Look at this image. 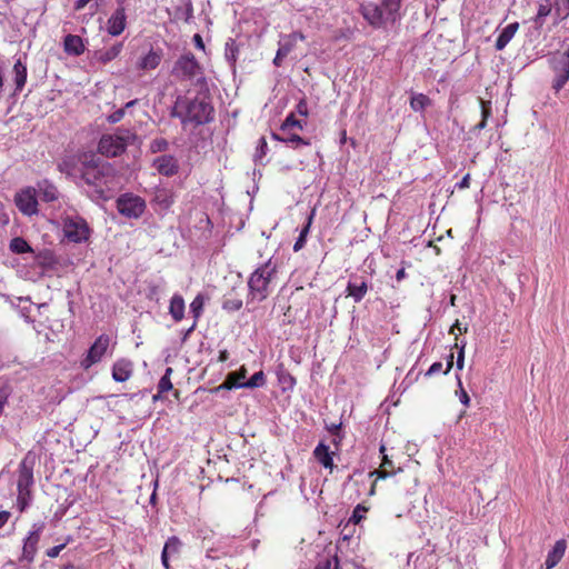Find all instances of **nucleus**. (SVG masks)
<instances>
[{
  "label": "nucleus",
  "mask_w": 569,
  "mask_h": 569,
  "mask_svg": "<svg viewBox=\"0 0 569 569\" xmlns=\"http://www.w3.org/2000/svg\"><path fill=\"white\" fill-rule=\"evenodd\" d=\"M431 104V100L423 93H413L410 99V107L413 111H422Z\"/></svg>",
  "instance_id": "obj_33"
},
{
  "label": "nucleus",
  "mask_w": 569,
  "mask_h": 569,
  "mask_svg": "<svg viewBox=\"0 0 569 569\" xmlns=\"http://www.w3.org/2000/svg\"><path fill=\"white\" fill-rule=\"evenodd\" d=\"M153 202L161 209H168L174 202V194L168 188H157L153 196Z\"/></svg>",
  "instance_id": "obj_23"
},
{
  "label": "nucleus",
  "mask_w": 569,
  "mask_h": 569,
  "mask_svg": "<svg viewBox=\"0 0 569 569\" xmlns=\"http://www.w3.org/2000/svg\"><path fill=\"white\" fill-rule=\"evenodd\" d=\"M8 400V392L6 390H0V413L2 412L4 405Z\"/></svg>",
  "instance_id": "obj_55"
},
{
  "label": "nucleus",
  "mask_w": 569,
  "mask_h": 569,
  "mask_svg": "<svg viewBox=\"0 0 569 569\" xmlns=\"http://www.w3.org/2000/svg\"><path fill=\"white\" fill-rule=\"evenodd\" d=\"M393 463L388 458V456L383 455L382 463L380 466V469L372 472L371 475H377L378 478H387L391 475V472L388 471L389 468H392Z\"/></svg>",
  "instance_id": "obj_40"
},
{
  "label": "nucleus",
  "mask_w": 569,
  "mask_h": 569,
  "mask_svg": "<svg viewBox=\"0 0 569 569\" xmlns=\"http://www.w3.org/2000/svg\"><path fill=\"white\" fill-rule=\"evenodd\" d=\"M550 12H551V4H550L549 0H545V2H541L538 7L537 19L545 18V17L549 16Z\"/></svg>",
  "instance_id": "obj_44"
},
{
  "label": "nucleus",
  "mask_w": 569,
  "mask_h": 569,
  "mask_svg": "<svg viewBox=\"0 0 569 569\" xmlns=\"http://www.w3.org/2000/svg\"><path fill=\"white\" fill-rule=\"evenodd\" d=\"M204 306V298L201 295H198L192 302L190 303V311L192 312L196 321L193 322L190 331L194 329L197 319L201 316Z\"/></svg>",
  "instance_id": "obj_34"
},
{
  "label": "nucleus",
  "mask_w": 569,
  "mask_h": 569,
  "mask_svg": "<svg viewBox=\"0 0 569 569\" xmlns=\"http://www.w3.org/2000/svg\"><path fill=\"white\" fill-rule=\"evenodd\" d=\"M18 209L26 216H32L38 212L37 190L34 188H26L18 192L14 197Z\"/></svg>",
  "instance_id": "obj_10"
},
{
  "label": "nucleus",
  "mask_w": 569,
  "mask_h": 569,
  "mask_svg": "<svg viewBox=\"0 0 569 569\" xmlns=\"http://www.w3.org/2000/svg\"><path fill=\"white\" fill-rule=\"evenodd\" d=\"M230 375H237V376H236V378H234L236 380L238 379V380H240V381H244V378H246V369H243V368H242V369H240V371H238V372H231Z\"/></svg>",
  "instance_id": "obj_58"
},
{
  "label": "nucleus",
  "mask_w": 569,
  "mask_h": 569,
  "mask_svg": "<svg viewBox=\"0 0 569 569\" xmlns=\"http://www.w3.org/2000/svg\"><path fill=\"white\" fill-rule=\"evenodd\" d=\"M168 553L169 552H167L164 550H162V553H161V561L166 569H169Z\"/></svg>",
  "instance_id": "obj_59"
},
{
  "label": "nucleus",
  "mask_w": 569,
  "mask_h": 569,
  "mask_svg": "<svg viewBox=\"0 0 569 569\" xmlns=\"http://www.w3.org/2000/svg\"><path fill=\"white\" fill-rule=\"evenodd\" d=\"M315 214H316V208H313V209L311 210V212H310V214H309V217H308L307 224H306V226H305V228L301 230L299 238H302V239H305V240H306V237H307V234H308V232H309V229H310V226H311L312 220H313V218H315Z\"/></svg>",
  "instance_id": "obj_47"
},
{
  "label": "nucleus",
  "mask_w": 569,
  "mask_h": 569,
  "mask_svg": "<svg viewBox=\"0 0 569 569\" xmlns=\"http://www.w3.org/2000/svg\"><path fill=\"white\" fill-rule=\"evenodd\" d=\"M459 330V332H467V327L461 328L459 321H456V323L451 327L450 333L455 335V330Z\"/></svg>",
  "instance_id": "obj_57"
},
{
  "label": "nucleus",
  "mask_w": 569,
  "mask_h": 569,
  "mask_svg": "<svg viewBox=\"0 0 569 569\" xmlns=\"http://www.w3.org/2000/svg\"><path fill=\"white\" fill-rule=\"evenodd\" d=\"M452 365H453V355L451 353L449 357V360L447 363V369H446L445 373H448L450 371V369L452 368Z\"/></svg>",
  "instance_id": "obj_63"
},
{
  "label": "nucleus",
  "mask_w": 569,
  "mask_h": 569,
  "mask_svg": "<svg viewBox=\"0 0 569 569\" xmlns=\"http://www.w3.org/2000/svg\"><path fill=\"white\" fill-rule=\"evenodd\" d=\"M30 493L18 491L17 506L21 512L28 507Z\"/></svg>",
  "instance_id": "obj_43"
},
{
  "label": "nucleus",
  "mask_w": 569,
  "mask_h": 569,
  "mask_svg": "<svg viewBox=\"0 0 569 569\" xmlns=\"http://www.w3.org/2000/svg\"><path fill=\"white\" fill-rule=\"evenodd\" d=\"M110 345V337L107 335L99 336L88 351L87 358L82 361V366L88 369L92 365L99 362L106 353Z\"/></svg>",
  "instance_id": "obj_11"
},
{
  "label": "nucleus",
  "mask_w": 569,
  "mask_h": 569,
  "mask_svg": "<svg viewBox=\"0 0 569 569\" xmlns=\"http://www.w3.org/2000/svg\"><path fill=\"white\" fill-rule=\"evenodd\" d=\"M193 40L198 48H200V49L204 48V44H203V41H202V38L200 37V34H194Z\"/></svg>",
  "instance_id": "obj_61"
},
{
  "label": "nucleus",
  "mask_w": 569,
  "mask_h": 569,
  "mask_svg": "<svg viewBox=\"0 0 569 569\" xmlns=\"http://www.w3.org/2000/svg\"><path fill=\"white\" fill-rule=\"evenodd\" d=\"M237 375H228L226 381L219 387V389H231V388H256L264 385V375L262 371L256 372L249 380L240 381L236 380Z\"/></svg>",
  "instance_id": "obj_13"
},
{
  "label": "nucleus",
  "mask_w": 569,
  "mask_h": 569,
  "mask_svg": "<svg viewBox=\"0 0 569 569\" xmlns=\"http://www.w3.org/2000/svg\"><path fill=\"white\" fill-rule=\"evenodd\" d=\"M43 523H34L32 526V530L29 532L28 537L24 539L23 548H22V560L27 562H32L34 556L37 553V546L40 540V535L43 530Z\"/></svg>",
  "instance_id": "obj_12"
},
{
  "label": "nucleus",
  "mask_w": 569,
  "mask_h": 569,
  "mask_svg": "<svg viewBox=\"0 0 569 569\" xmlns=\"http://www.w3.org/2000/svg\"><path fill=\"white\" fill-rule=\"evenodd\" d=\"M236 56H237V48H236L234 42L233 41L228 42L227 43V48H226V57L229 60L234 61L236 60Z\"/></svg>",
  "instance_id": "obj_48"
},
{
  "label": "nucleus",
  "mask_w": 569,
  "mask_h": 569,
  "mask_svg": "<svg viewBox=\"0 0 569 569\" xmlns=\"http://www.w3.org/2000/svg\"><path fill=\"white\" fill-rule=\"evenodd\" d=\"M136 103H137V100H131V101L127 102L124 108L118 109L117 111H114L113 113L108 116V118H107L108 122L117 123V122L121 121L124 117V109L130 108Z\"/></svg>",
  "instance_id": "obj_39"
},
{
  "label": "nucleus",
  "mask_w": 569,
  "mask_h": 569,
  "mask_svg": "<svg viewBox=\"0 0 569 569\" xmlns=\"http://www.w3.org/2000/svg\"><path fill=\"white\" fill-rule=\"evenodd\" d=\"M368 291V286L366 281L349 282L347 286V295L352 297L356 302H360Z\"/></svg>",
  "instance_id": "obj_29"
},
{
  "label": "nucleus",
  "mask_w": 569,
  "mask_h": 569,
  "mask_svg": "<svg viewBox=\"0 0 569 569\" xmlns=\"http://www.w3.org/2000/svg\"><path fill=\"white\" fill-rule=\"evenodd\" d=\"M306 39L302 32L296 31L289 34L280 36L278 42V50L276 57L273 59V64L276 67H280L284 58H287L291 52L295 51L299 41H303Z\"/></svg>",
  "instance_id": "obj_7"
},
{
  "label": "nucleus",
  "mask_w": 569,
  "mask_h": 569,
  "mask_svg": "<svg viewBox=\"0 0 569 569\" xmlns=\"http://www.w3.org/2000/svg\"><path fill=\"white\" fill-rule=\"evenodd\" d=\"M556 73L553 89L559 91L569 80V48L562 53H556L551 60Z\"/></svg>",
  "instance_id": "obj_8"
},
{
  "label": "nucleus",
  "mask_w": 569,
  "mask_h": 569,
  "mask_svg": "<svg viewBox=\"0 0 569 569\" xmlns=\"http://www.w3.org/2000/svg\"><path fill=\"white\" fill-rule=\"evenodd\" d=\"M456 347L459 348V352H458V357H457V368L459 370H461L463 368V363H465V347H466V342H461V345L459 346L458 343H456Z\"/></svg>",
  "instance_id": "obj_46"
},
{
  "label": "nucleus",
  "mask_w": 569,
  "mask_h": 569,
  "mask_svg": "<svg viewBox=\"0 0 569 569\" xmlns=\"http://www.w3.org/2000/svg\"><path fill=\"white\" fill-rule=\"evenodd\" d=\"M123 49L122 42L114 43L112 47L106 50H99L94 53L97 61L101 63H108L119 57Z\"/></svg>",
  "instance_id": "obj_25"
},
{
  "label": "nucleus",
  "mask_w": 569,
  "mask_h": 569,
  "mask_svg": "<svg viewBox=\"0 0 569 569\" xmlns=\"http://www.w3.org/2000/svg\"><path fill=\"white\" fill-rule=\"evenodd\" d=\"M293 128L302 129L303 124L301 121L297 120L292 113H290L283 123L280 127V132L286 133L287 131H290Z\"/></svg>",
  "instance_id": "obj_36"
},
{
  "label": "nucleus",
  "mask_w": 569,
  "mask_h": 569,
  "mask_svg": "<svg viewBox=\"0 0 569 569\" xmlns=\"http://www.w3.org/2000/svg\"><path fill=\"white\" fill-rule=\"evenodd\" d=\"M442 369V363L441 362H435L430 366V368L428 369V371L426 372V376L427 377H430V376H433L438 372H440Z\"/></svg>",
  "instance_id": "obj_50"
},
{
  "label": "nucleus",
  "mask_w": 569,
  "mask_h": 569,
  "mask_svg": "<svg viewBox=\"0 0 569 569\" xmlns=\"http://www.w3.org/2000/svg\"><path fill=\"white\" fill-rule=\"evenodd\" d=\"M144 199L133 193H123L117 199L118 212L128 219H138L146 211Z\"/></svg>",
  "instance_id": "obj_6"
},
{
  "label": "nucleus",
  "mask_w": 569,
  "mask_h": 569,
  "mask_svg": "<svg viewBox=\"0 0 569 569\" xmlns=\"http://www.w3.org/2000/svg\"><path fill=\"white\" fill-rule=\"evenodd\" d=\"M361 13L363 18L369 22V24L375 28H380L386 22H390V20H387L386 13L382 10V8L375 3H368L362 6Z\"/></svg>",
  "instance_id": "obj_14"
},
{
  "label": "nucleus",
  "mask_w": 569,
  "mask_h": 569,
  "mask_svg": "<svg viewBox=\"0 0 569 569\" xmlns=\"http://www.w3.org/2000/svg\"><path fill=\"white\" fill-rule=\"evenodd\" d=\"M38 192L39 197L46 202H52L58 200L59 191L54 184L49 182L48 180H42L38 182Z\"/></svg>",
  "instance_id": "obj_21"
},
{
  "label": "nucleus",
  "mask_w": 569,
  "mask_h": 569,
  "mask_svg": "<svg viewBox=\"0 0 569 569\" xmlns=\"http://www.w3.org/2000/svg\"><path fill=\"white\" fill-rule=\"evenodd\" d=\"M458 386H459V390L457 391V395L459 396V400L462 405L468 407L470 403V398H469L467 391L463 389L462 382L460 379H458Z\"/></svg>",
  "instance_id": "obj_45"
},
{
  "label": "nucleus",
  "mask_w": 569,
  "mask_h": 569,
  "mask_svg": "<svg viewBox=\"0 0 569 569\" xmlns=\"http://www.w3.org/2000/svg\"><path fill=\"white\" fill-rule=\"evenodd\" d=\"M62 569H78V568L73 565H67Z\"/></svg>",
  "instance_id": "obj_64"
},
{
  "label": "nucleus",
  "mask_w": 569,
  "mask_h": 569,
  "mask_svg": "<svg viewBox=\"0 0 569 569\" xmlns=\"http://www.w3.org/2000/svg\"><path fill=\"white\" fill-rule=\"evenodd\" d=\"M273 139L276 140H279V141H282V142H287V143H291L295 148H298L300 146H308L309 142L306 141L305 139H302L300 136L296 134V133H291V130L290 131H287L286 133H273L272 134Z\"/></svg>",
  "instance_id": "obj_30"
},
{
  "label": "nucleus",
  "mask_w": 569,
  "mask_h": 569,
  "mask_svg": "<svg viewBox=\"0 0 569 569\" xmlns=\"http://www.w3.org/2000/svg\"><path fill=\"white\" fill-rule=\"evenodd\" d=\"M317 569H339V561L337 556L327 557L319 561Z\"/></svg>",
  "instance_id": "obj_41"
},
{
  "label": "nucleus",
  "mask_w": 569,
  "mask_h": 569,
  "mask_svg": "<svg viewBox=\"0 0 569 569\" xmlns=\"http://www.w3.org/2000/svg\"><path fill=\"white\" fill-rule=\"evenodd\" d=\"M132 137L129 130L118 131L113 134H103L100 138L98 150L106 157H117L121 154Z\"/></svg>",
  "instance_id": "obj_4"
},
{
  "label": "nucleus",
  "mask_w": 569,
  "mask_h": 569,
  "mask_svg": "<svg viewBox=\"0 0 569 569\" xmlns=\"http://www.w3.org/2000/svg\"><path fill=\"white\" fill-rule=\"evenodd\" d=\"M313 456L318 460V462L321 463L325 468H333L332 452L329 450V447L327 445L320 442L316 447Z\"/></svg>",
  "instance_id": "obj_26"
},
{
  "label": "nucleus",
  "mask_w": 569,
  "mask_h": 569,
  "mask_svg": "<svg viewBox=\"0 0 569 569\" xmlns=\"http://www.w3.org/2000/svg\"><path fill=\"white\" fill-rule=\"evenodd\" d=\"M380 7L385 11L387 20L395 22L399 17L401 0H382Z\"/></svg>",
  "instance_id": "obj_28"
},
{
  "label": "nucleus",
  "mask_w": 569,
  "mask_h": 569,
  "mask_svg": "<svg viewBox=\"0 0 569 569\" xmlns=\"http://www.w3.org/2000/svg\"><path fill=\"white\" fill-rule=\"evenodd\" d=\"M480 107H481V117L482 120L475 127L478 130H482L486 127L487 119L489 118L491 113V106L489 101H485L480 99Z\"/></svg>",
  "instance_id": "obj_37"
},
{
  "label": "nucleus",
  "mask_w": 569,
  "mask_h": 569,
  "mask_svg": "<svg viewBox=\"0 0 569 569\" xmlns=\"http://www.w3.org/2000/svg\"><path fill=\"white\" fill-rule=\"evenodd\" d=\"M154 168L164 176H172L178 170L177 160L169 154L160 156L153 161Z\"/></svg>",
  "instance_id": "obj_17"
},
{
  "label": "nucleus",
  "mask_w": 569,
  "mask_h": 569,
  "mask_svg": "<svg viewBox=\"0 0 569 569\" xmlns=\"http://www.w3.org/2000/svg\"><path fill=\"white\" fill-rule=\"evenodd\" d=\"M81 180L91 188L94 200H108L119 187V177L116 169L108 162L93 157L82 162Z\"/></svg>",
  "instance_id": "obj_1"
},
{
  "label": "nucleus",
  "mask_w": 569,
  "mask_h": 569,
  "mask_svg": "<svg viewBox=\"0 0 569 569\" xmlns=\"http://www.w3.org/2000/svg\"><path fill=\"white\" fill-rule=\"evenodd\" d=\"M91 0H77L74 3L76 10H82Z\"/></svg>",
  "instance_id": "obj_56"
},
{
  "label": "nucleus",
  "mask_w": 569,
  "mask_h": 569,
  "mask_svg": "<svg viewBox=\"0 0 569 569\" xmlns=\"http://www.w3.org/2000/svg\"><path fill=\"white\" fill-rule=\"evenodd\" d=\"M10 250L14 253H26L32 251L29 243L20 237H16L10 241Z\"/></svg>",
  "instance_id": "obj_35"
},
{
  "label": "nucleus",
  "mask_w": 569,
  "mask_h": 569,
  "mask_svg": "<svg viewBox=\"0 0 569 569\" xmlns=\"http://www.w3.org/2000/svg\"><path fill=\"white\" fill-rule=\"evenodd\" d=\"M64 547H66L64 543L54 546V547L48 549L46 553L49 558H56L59 556V553L63 550Z\"/></svg>",
  "instance_id": "obj_49"
},
{
  "label": "nucleus",
  "mask_w": 569,
  "mask_h": 569,
  "mask_svg": "<svg viewBox=\"0 0 569 569\" xmlns=\"http://www.w3.org/2000/svg\"><path fill=\"white\" fill-rule=\"evenodd\" d=\"M558 10H562L565 13V17L569 16V0H563L562 8H558Z\"/></svg>",
  "instance_id": "obj_62"
},
{
  "label": "nucleus",
  "mask_w": 569,
  "mask_h": 569,
  "mask_svg": "<svg viewBox=\"0 0 569 569\" xmlns=\"http://www.w3.org/2000/svg\"><path fill=\"white\" fill-rule=\"evenodd\" d=\"M171 116L179 118L183 127L188 124L200 126L213 120V107L204 94H199L192 99L178 97Z\"/></svg>",
  "instance_id": "obj_2"
},
{
  "label": "nucleus",
  "mask_w": 569,
  "mask_h": 569,
  "mask_svg": "<svg viewBox=\"0 0 569 569\" xmlns=\"http://www.w3.org/2000/svg\"><path fill=\"white\" fill-rule=\"evenodd\" d=\"M181 547V541L177 537H170L163 547V550L167 552L176 553L179 551V548Z\"/></svg>",
  "instance_id": "obj_42"
},
{
  "label": "nucleus",
  "mask_w": 569,
  "mask_h": 569,
  "mask_svg": "<svg viewBox=\"0 0 569 569\" xmlns=\"http://www.w3.org/2000/svg\"><path fill=\"white\" fill-rule=\"evenodd\" d=\"M469 184H470V174L467 173L460 182L457 183V188L459 189H467L469 188Z\"/></svg>",
  "instance_id": "obj_53"
},
{
  "label": "nucleus",
  "mask_w": 569,
  "mask_h": 569,
  "mask_svg": "<svg viewBox=\"0 0 569 569\" xmlns=\"http://www.w3.org/2000/svg\"><path fill=\"white\" fill-rule=\"evenodd\" d=\"M567 549V543L563 539L556 541L552 550L548 553L546 559V568L552 569L562 559Z\"/></svg>",
  "instance_id": "obj_18"
},
{
  "label": "nucleus",
  "mask_w": 569,
  "mask_h": 569,
  "mask_svg": "<svg viewBox=\"0 0 569 569\" xmlns=\"http://www.w3.org/2000/svg\"><path fill=\"white\" fill-rule=\"evenodd\" d=\"M132 362L127 359H119L114 362L112 367V378L117 382L127 381L132 375Z\"/></svg>",
  "instance_id": "obj_16"
},
{
  "label": "nucleus",
  "mask_w": 569,
  "mask_h": 569,
  "mask_svg": "<svg viewBox=\"0 0 569 569\" xmlns=\"http://www.w3.org/2000/svg\"><path fill=\"white\" fill-rule=\"evenodd\" d=\"M173 73L183 79H192L200 73V66L192 53H187L177 60Z\"/></svg>",
  "instance_id": "obj_9"
},
{
  "label": "nucleus",
  "mask_w": 569,
  "mask_h": 569,
  "mask_svg": "<svg viewBox=\"0 0 569 569\" xmlns=\"http://www.w3.org/2000/svg\"><path fill=\"white\" fill-rule=\"evenodd\" d=\"M11 513L9 511H0V528H2L9 520Z\"/></svg>",
  "instance_id": "obj_54"
},
{
  "label": "nucleus",
  "mask_w": 569,
  "mask_h": 569,
  "mask_svg": "<svg viewBox=\"0 0 569 569\" xmlns=\"http://www.w3.org/2000/svg\"><path fill=\"white\" fill-rule=\"evenodd\" d=\"M64 51L71 56H80L84 52L82 38L76 34H68L63 41Z\"/></svg>",
  "instance_id": "obj_19"
},
{
  "label": "nucleus",
  "mask_w": 569,
  "mask_h": 569,
  "mask_svg": "<svg viewBox=\"0 0 569 569\" xmlns=\"http://www.w3.org/2000/svg\"><path fill=\"white\" fill-rule=\"evenodd\" d=\"M62 222L64 236L69 241L78 243L88 240L90 228L83 218L78 214H66Z\"/></svg>",
  "instance_id": "obj_5"
},
{
  "label": "nucleus",
  "mask_w": 569,
  "mask_h": 569,
  "mask_svg": "<svg viewBox=\"0 0 569 569\" xmlns=\"http://www.w3.org/2000/svg\"><path fill=\"white\" fill-rule=\"evenodd\" d=\"M33 482L32 470L26 466L24 462L20 465L18 478V491L30 493L29 488Z\"/></svg>",
  "instance_id": "obj_24"
},
{
  "label": "nucleus",
  "mask_w": 569,
  "mask_h": 569,
  "mask_svg": "<svg viewBox=\"0 0 569 569\" xmlns=\"http://www.w3.org/2000/svg\"><path fill=\"white\" fill-rule=\"evenodd\" d=\"M167 146H168L167 141L161 139V140H154L151 148L153 151H160V150L166 149Z\"/></svg>",
  "instance_id": "obj_51"
},
{
  "label": "nucleus",
  "mask_w": 569,
  "mask_h": 569,
  "mask_svg": "<svg viewBox=\"0 0 569 569\" xmlns=\"http://www.w3.org/2000/svg\"><path fill=\"white\" fill-rule=\"evenodd\" d=\"M277 272V266L271 260L257 268L248 280L249 299L261 302L270 293V284Z\"/></svg>",
  "instance_id": "obj_3"
},
{
  "label": "nucleus",
  "mask_w": 569,
  "mask_h": 569,
  "mask_svg": "<svg viewBox=\"0 0 569 569\" xmlns=\"http://www.w3.org/2000/svg\"><path fill=\"white\" fill-rule=\"evenodd\" d=\"M242 308V300L240 298H226L222 302V309L228 312H234Z\"/></svg>",
  "instance_id": "obj_38"
},
{
  "label": "nucleus",
  "mask_w": 569,
  "mask_h": 569,
  "mask_svg": "<svg viewBox=\"0 0 569 569\" xmlns=\"http://www.w3.org/2000/svg\"><path fill=\"white\" fill-rule=\"evenodd\" d=\"M16 90L20 91L27 81V67L18 60L13 66Z\"/></svg>",
  "instance_id": "obj_31"
},
{
  "label": "nucleus",
  "mask_w": 569,
  "mask_h": 569,
  "mask_svg": "<svg viewBox=\"0 0 569 569\" xmlns=\"http://www.w3.org/2000/svg\"><path fill=\"white\" fill-rule=\"evenodd\" d=\"M169 313L174 319V321L179 322L183 319L184 316V300L180 295H174L169 305Z\"/></svg>",
  "instance_id": "obj_27"
},
{
  "label": "nucleus",
  "mask_w": 569,
  "mask_h": 569,
  "mask_svg": "<svg viewBox=\"0 0 569 569\" xmlns=\"http://www.w3.org/2000/svg\"><path fill=\"white\" fill-rule=\"evenodd\" d=\"M161 59V52L150 50L146 56L139 59L137 67L143 71L153 70L160 64Z\"/></svg>",
  "instance_id": "obj_20"
},
{
  "label": "nucleus",
  "mask_w": 569,
  "mask_h": 569,
  "mask_svg": "<svg viewBox=\"0 0 569 569\" xmlns=\"http://www.w3.org/2000/svg\"><path fill=\"white\" fill-rule=\"evenodd\" d=\"M127 27V16L123 7H119L107 21V31L110 36H120Z\"/></svg>",
  "instance_id": "obj_15"
},
{
  "label": "nucleus",
  "mask_w": 569,
  "mask_h": 569,
  "mask_svg": "<svg viewBox=\"0 0 569 569\" xmlns=\"http://www.w3.org/2000/svg\"><path fill=\"white\" fill-rule=\"evenodd\" d=\"M306 240L302 238H298L296 243L293 244V250L299 251L305 246Z\"/></svg>",
  "instance_id": "obj_60"
},
{
  "label": "nucleus",
  "mask_w": 569,
  "mask_h": 569,
  "mask_svg": "<svg viewBox=\"0 0 569 569\" xmlns=\"http://www.w3.org/2000/svg\"><path fill=\"white\" fill-rule=\"evenodd\" d=\"M518 29H519L518 22L510 23L506 28H503L496 40V44H495L496 49L499 51L505 49L506 46L515 37Z\"/></svg>",
  "instance_id": "obj_22"
},
{
  "label": "nucleus",
  "mask_w": 569,
  "mask_h": 569,
  "mask_svg": "<svg viewBox=\"0 0 569 569\" xmlns=\"http://www.w3.org/2000/svg\"><path fill=\"white\" fill-rule=\"evenodd\" d=\"M172 368L168 367L166 369L164 375L161 377L159 383H158V393L153 397L154 400H157L161 393L170 391L172 389V382H171V373Z\"/></svg>",
  "instance_id": "obj_32"
},
{
  "label": "nucleus",
  "mask_w": 569,
  "mask_h": 569,
  "mask_svg": "<svg viewBox=\"0 0 569 569\" xmlns=\"http://www.w3.org/2000/svg\"><path fill=\"white\" fill-rule=\"evenodd\" d=\"M297 111H298L299 114L305 116V117L308 114V106H307V102L305 100H301L298 103Z\"/></svg>",
  "instance_id": "obj_52"
}]
</instances>
